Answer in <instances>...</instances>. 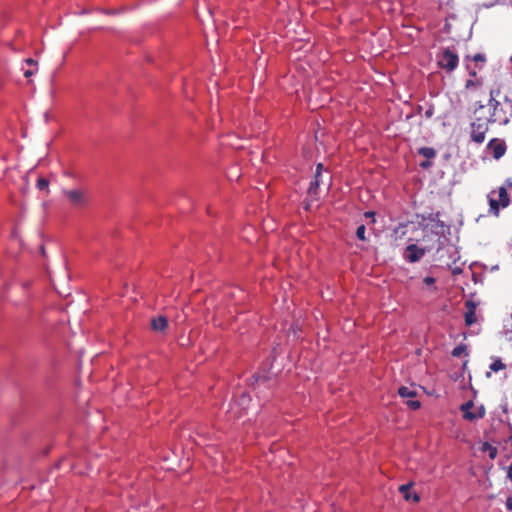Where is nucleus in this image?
<instances>
[{
  "label": "nucleus",
  "mask_w": 512,
  "mask_h": 512,
  "mask_svg": "<svg viewBox=\"0 0 512 512\" xmlns=\"http://www.w3.org/2000/svg\"><path fill=\"white\" fill-rule=\"evenodd\" d=\"M499 94V90L490 91L489 106L492 107L493 111L489 116V120H491L492 123L507 124L512 115V100L505 96L502 103L496 100Z\"/></svg>",
  "instance_id": "obj_1"
},
{
  "label": "nucleus",
  "mask_w": 512,
  "mask_h": 512,
  "mask_svg": "<svg viewBox=\"0 0 512 512\" xmlns=\"http://www.w3.org/2000/svg\"><path fill=\"white\" fill-rule=\"evenodd\" d=\"M487 197L490 206V212L496 216L499 214L501 207L506 208L510 203V197L506 191V187H499L497 191H491Z\"/></svg>",
  "instance_id": "obj_2"
},
{
  "label": "nucleus",
  "mask_w": 512,
  "mask_h": 512,
  "mask_svg": "<svg viewBox=\"0 0 512 512\" xmlns=\"http://www.w3.org/2000/svg\"><path fill=\"white\" fill-rule=\"evenodd\" d=\"M491 122L489 117L477 116L471 124V139L476 143H483L485 134L488 131V124Z\"/></svg>",
  "instance_id": "obj_3"
},
{
  "label": "nucleus",
  "mask_w": 512,
  "mask_h": 512,
  "mask_svg": "<svg viewBox=\"0 0 512 512\" xmlns=\"http://www.w3.org/2000/svg\"><path fill=\"white\" fill-rule=\"evenodd\" d=\"M68 203L74 207H83L88 203V193L85 189L75 188L63 190Z\"/></svg>",
  "instance_id": "obj_4"
},
{
  "label": "nucleus",
  "mask_w": 512,
  "mask_h": 512,
  "mask_svg": "<svg viewBox=\"0 0 512 512\" xmlns=\"http://www.w3.org/2000/svg\"><path fill=\"white\" fill-rule=\"evenodd\" d=\"M322 171H323V164L318 163L316 166L315 175H314L312 181L310 182L309 188L307 190L308 197L311 200L318 199V189H319L320 185L324 183Z\"/></svg>",
  "instance_id": "obj_5"
},
{
  "label": "nucleus",
  "mask_w": 512,
  "mask_h": 512,
  "mask_svg": "<svg viewBox=\"0 0 512 512\" xmlns=\"http://www.w3.org/2000/svg\"><path fill=\"white\" fill-rule=\"evenodd\" d=\"M459 60L458 52L453 48H443L438 54L437 64H457Z\"/></svg>",
  "instance_id": "obj_6"
},
{
  "label": "nucleus",
  "mask_w": 512,
  "mask_h": 512,
  "mask_svg": "<svg viewBox=\"0 0 512 512\" xmlns=\"http://www.w3.org/2000/svg\"><path fill=\"white\" fill-rule=\"evenodd\" d=\"M488 150L491 151L494 159H500L506 152V144L503 140L494 138L489 141Z\"/></svg>",
  "instance_id": "obj_7"
},
{
  "label": "nucleus",
  "mask_w": 512,
  "mask_h": 512,
  "mask_svg": "<svg viewBox=\"0 0 512 512\" xmlns=\"http://www.w3.org/2000/svg\"><path fill=\"white\" fill-rule=\"evenodd\" d=\"M425 255V249L416 244H410L406 248L405 259L411 263L419 261Z\"/></svg>",
  "instance_id": "obj_8"
},
{
  "label": "nucleus",
  "mask_w": 512,
  "mask_h": 512,
  "mask_svg": "<svg viewBox=\"0 0 512 512\" xmlns=\"http://www.w3.org/2000/svg\"><path fill=\"white\" fill-rule=\"evenodd\" d=\"M414 485L413 482L403 484L399 487V492L402 494L406 501H413L415 503L420 501V497L417 493L411 492V487Z\"/></svg>",
  "instance_id": "obj_9"
},
{
  "label": "nucleus",
  "mask_w": 512,
  "mask_h": 512,
  "mask_svg": "<svg viewBox=\"0 0 512 512\" xmlns=\"http://www.w3.org/2000/svg\"><path fill=\"white\" fill-rule=\"evenodd\" d=\"M466 313H465V323L467 326H471L476 323V304L472 300H467L465 303Z\"/></svg>",
  "instance_id": "obj_10"
},
{
  "label": "nucleus",
  "mask_w": 512,
  "mask_h": 512,
  "mask_svg": "<svg viewBox=\"0 0 512 512\" xmlns=\"http://www.w3.org/2000/svg\"><path fill=\"white\" fill-rule=\"evenodd\" d=\"M150 324L151 328L156 332H164L168 328V320L162 315L152 318Z\"/></svg>",
  "instance_id": "obj_11"
},
{
  "label": "nucleus",
  "mask_w": 512,
  "mask_h": 512,
  "mask_svg": "<svg viewBox=\"0 0 512 512\" xmlns=\"http://www.w3.org/2000/svg\"><path fill=\"white\" fill-rule=\"evenodd\" d=\"M469 75L471 76L465 83V87L470 89L472 87H479L482 85V79L477 78V74L474 70L469 71Z\"/></svg>",
  "instance_id": "obj_12"
},
{
  "label": "nucleus",
  "mask_w": 512,
  "mask_h": 512,
  "mask_svg": "<svg viewBox=\"0 0 512 512\" xmlns=\"http://www.w3.org/2000/svg\"><path fill=\"white\" fill-rule=\"evenodd\" d=\"M485 416V409L483 406H480L477 412H466L464 415V419L468 421H474L477 419H481Z\"/></svg>",
  "instance_id": "obj_13"
},
{
  "label": "nucleus",
  "mask_w": 512,
  "mask_h": 512,
  "mask_svg": "<svg viewBox=\"0 0 512 512\" xmlns=\"http://www.w3.org/2000/svg\"><path fill=\"white\" fill-rule=\"evenodd\" d=\"M398 394L402 398H414V397L417 396V391L415 389H412V388H409V387H406V386H401L398 389Z\"/></svg>",
  "instance_id": "obj_14"
},
{
  "label": "nucleus",
  "mask_w": 512,
  "mask_h": 512,
  "mask_svg": "<svg viewBox=\"0 0 512 512\" xmlns=\"http://www.w3.org/2000/svg\"><path fill=\"white\" fill-rule=\"evenodd\" d=\"M251 398L246 393H243L238 400L234 402V406H241L242 410L245 411L247 409L248 404L250 403Z\"/></svg>",
  "instance_id": "obj_15"
},
{
  "label": "nucleus",
  "mask_w": 512,
  "mask_h": 512,
  "mask_svg": "<svg viewBox=\"0 0 512 512\" xmlns=\"http://www.w3.org/2000/svg\"><path fill=\"white\" fill-rule=\"evenodd\" d=\"M481 450L484 452L487 451L489 454V458L492 460L495 459L498 455V449L495 446H492L491 444H489L488 442H485L482 445Z\"/></svg>",
  "instance_id": "obj_16"
},
{
  "label": "nucleus",
  "mask_w": 512,
  "mask_h": 512,
  "mask_svg": "<svg viewBox=\"0 0 512 512\" xmlns=\"http://www.w3.org/2000/svg\"><path fill=\"white\" fill-rule=\"evenodd\" d=\"M418 153L420 155L424 156L427 159H431V158H434L436 156L435 150L433 148H431V147H421L418 150Z\"/></svg>",
  "instance_id": "obj_17"
},
{
  "label": "nucleus",
  "mask_w": 512,
  "mask_h": 512,
  "mask_svg": "<svg viewBox=\"0 0 512 512\" xmlns=\"http://www.w3.org/2000/svg\"><path fill=\"white\" fill-rule=\"evenodd\" d=\"M19 72H21L25 78L30 79L31 76H33L34 74H36L38 72V67L34 66V67L24 69V67L21 66L19 68Z\"/></svg>",
  "instance_id": "obj_18"
},
{
  "label": "nucleus",
  "mask_w": 512,
  "mask_h": 512,
  "mask_svg": "<svg viewBox=\"0 0 512 512\" xmlns=\"http://www.w3.org/2000/svg\"><path fill=\"white\" fill-rule=\"evenodd\" d=\"M505 368H506V365L501 361V359L494 360L489 366L490 371H493V372H498Z\"/></svg>",
  "instance_id": "obj_19"
},
{
  "label": "nucleus",
  "mask_w": 512,
  "mask_h": 512,
  "mask_svg": "<svg viewBox=\"0 0 512 512\" xmlns=\"http://www.w3.org/2000/svg\"><path fill=\"white\" fill-rule=\"evenodd\" d=\"M465 60L466 61H474V62H484L485 57L481 53H475L473 55L465 54Z\"/></svg>",
  "instance_id": "obj_20"
},
{
  "label": "nucleus",
  "mask_w": 512,
  "mask_h": 512,
  "mask_svg": "<svg viewBox=\"0 0 512 512\" xmlns=\"http://www.w3.org/2000/svg\"><path fill=\"white\" fill-rule=\"evenodd\" d=\"M36 186L39 190H47L49 187V181L45 178L40 177L37 180Z\"/></svg>",
  "instance_id": "obj_21"
},
{
  "label": "nucleus",
  "mask_w": 512,
  "mask_h": 512,
  "mask_svg": "<svg viewBox=\"0 0 512 512\" xmlns=\"http://www.w3.org/2000/svg\"><path fill=\"white\" fill-rule=\"evenodd\" d=\"M466 351V346L461 344V345H458L456 346L453 350H452V356L454 357H460L463 353H465Z\"/></svg>",
  "instance_id": "obj_22"
},
{
  "label": "nucleus",
  "mask_w": 512,
  "mask_h": 512,
  "mask_svg": "<svg viewBox=\"0 0 512 512\" xmlns=\"http://www.w3.org/2000/svg\"><path fill=\"white\" fill-rule=\"evenodd\" d=\"M365 232H366V227L365 225H360L358 226L357 230H356V236L359 240H366V237H365Z\"/></svg>",
  "instance_id": "obj_23"
},
{
  "label": "nucleus",
  "mask_w": 512,
  "mask_h": 512,
  "mask_svg": "<svg viewBox=\"0 0 512 512\" xmlns=\"http://www.w3.org/2000/svg\"><path fill=\"white\" fill-rule=\"evenodd\" d=\"M406 405L411 408L412 410H417L420 408L421 406V403L418 401V400H413V398H410L407 402H406Z\"/></svg>",
  "instance_id": "obj_24"
},
{
  "label": "nucleus",
  "mask_w": 512,
  "mask_h": 512,
  "mask_svg": "<svg viewBox=\"0 0 512 512\" xmlns=\"http://www.w3.org/2000/svg\"><path fill=\"white\" fill-rule=\"evenodd\" d=\"M474 407V403L472 401H468L461 405L460 410L463 412V416L466 412H471V409Z\"/></svg>",
  "instance_id": "obj_25"
},
{
  "label": "nucleus",
  "mask_w": 512,
  "mask_h": 512,
  "mask_svg": "<svg viewBox=\"0 0 512 512\" xmlns=\"http://www.w3.org/2000/svg\"><path fill=\"white\" fill-rule=\"evenodd\" d=\"M423 282L426 284V285H432L435 283V278L434 277H431V276H427L423 279Z\"/></svg>",
  "instance_id": "obj_26"
},
{
  "label": "nucleus",
  "mask_w": 512,
  "mask_h": 512,
  "mask_svg": "<svg viewBox=\"0 0 512 512\" xmlns=\"http://www.w3.org/2000/svg\"><path fill=\"white\" fill-rule=\"evenodd\" d=\"M266 380H267V377H265V376H260V375L255 376V381L258 385L260 384V382L264 383Z\"/></svg>",
  "instance_id": "obj_27"
},
{
  "label": "nucleus",
  "mask_w": 512,
  "mask_h": 512,
  "mask_svg": "<svg viewBox=\"0 0 512 512\" xmlns=\"http://www.w3.org/2000/svg\"><path fill=\"white\" fill-rule=\"evenodd\" d=\"M507 478L512 482V463L507 468Z\"/></svg>",
  "instance_id": "obj_28"
},
{
  "label": "nucleus",
  "mask_w": 512,
  "mask_h": 512,
  "mask_svg": "<svg viewBox=\"0 0 512 512\" xmlns=\"http://www.w3.org/2000/svg\"><path fill=\"white\" fill-rule=\"evenodd\" d=\"M24 61H25V64H27V65L37 64V61L32 58H26Z\"/></svg>",
  "instance_id": "obj_29"
},
{
  "label": "nucleus",
  "mask_w": 512,
  "mask_h": 512,
  "mask_svg": "<svg viewBox=\"0 0 512 512\" xmlns=\"http://www.w3.org/2000/svg\"><path fill=\"white\" fill-rule=\"evenodd\" d=\"M502 187H506V190L508 188H512V181L510 179H507Z\"/></svg>",
  "instance_id": "obj_30"
},
{
  "label": "nucleus",
  "mask_w": 512,
  "mask_h": 512,
  "mask_svg": "<svg viewBox=\"0 0 512 512\" xmlns=\"http://www.w3.org/2000/svg\"><path fill=\"white\" fill-rule=\"evenodd\" d=\"M506 505L509 510H512V495L507 499Z\"/></svg>",
  "instance_id": "obj_31"
},
{
  "label": "nucleus",
  "mask_w": 512,
  "mask_h": 512,
  "mask_svg": "<svg viewBox=\"0 0 512 512\" xmlns=\"http://www.w3.org/2000/svg\"><path fill=\"white\" fill-rule=\"evenodd\" d=\"M430 165H431V163H430L428 160H427V161H424V162H422V163L420 164V166H421L422 168H428V167H430Z\"/></svg>",
  "instance_id": "obj_32"
},
{
  "label": "nucleus",
  "mask_w": 512,
  "mask_h": 512,
  "mask_svg": "<svg viewBox=\"0 0 512 512\" xmlns=\"http://www.w3.org/2000/svg\"><path fill=\"white\" fill-rule=\"evenodd\" d=\"M374 216H375V213H374V212H372V211H368V212H366V213H365V217H367V218H370V217H371V218H373V219H374Z\"/></svg>",
  "instance_id": "obj_33"
},
{
  "label": "nucleus",
  "mask_w": 512,
  "mask_h": 512,
  "mask_svg": "<svg viewBox=\"0 0 512 512\" xmlns=\"http://www.w3.org/2000/svg\"><path fill=\"white\" fill-rule=\"evenodd\" d=\"M40 252L43 256L46 255V252H45V247L43 245L40 246Z\"/></svg>",
  "instance_id": "obj_34"
},
{
  "label": "nucleus",
  "mask_w": 512,
  "mask_h": 512,
  "mask_svg": "<svg viewBox=\"0 0 512 512\" xmlns=\"http://www.w3.org/2000/svg\"><path fill=\"white\" fill-rule=\"evenodd\" d=\"M483 109H484V106H483V105H480V106H479V109H477V110L475 111V114H477L478 112H480V111H481V110H483Z\"/></svg>",
  "instance_id": "obj_35"
},
{
  "label": "nucleus",
  "mask_w": 512,
  "mask_h": 512,
  "mask_svg": "<svg viewBox=\"0 0 512 512\" xmlns=\"http://www.w3.org/2000/svg\"><path fill=\"white\" fill-rule=\"evenodd\" d=\"M445 67L448 68V71H452L456 66L451 65V66H445Z\"/></svg>",
  "instance_id": "obj_36"
},
{
  "label": "nucleus",
  "mask_w": 512,
  "mask_h": 512,
  "mask_svg": "<svg viewBox=\"0 0 512 512\" xmlns=\"http://www.w3.org/2000/svg\"><path fill=\"white\" fill-rule=\"evenodd\" d=\"M28 287H29V283L28 282L23 283V288L24 289H28Z\"/></svg>",
  "instance_id": "obj_37"
},
{
  "label": "nucleus",
  "mask_w": 512,
  "mask_h": 512,
  "mask_svg": "<svg viewBox=\"0 0 512 512\" xmlns=\"http://www.w3.org/2000/svg\"><path fill=\"white\" fill-rule=\"evenodd\" d=\"M237 417H241L242 416V412H239V413H235Z\"/></svg>",
  "instance_id": "obj_38"
},
{
  "label": "nucleus",
  "mask_w": 512,
  "mask_h": 512,
  "mask_svg": "<svg viewBox=\"0 0 512 512\" xmlns=\"http://www.w3.org/2000/svg\"><path fill=\"white\" fill-rule=\"evenodd\" d=\"M510 62H511V64H512V56L510 57Z\"/></svg>",
  "instance_id": "obj_39"
}]
</instances>
